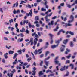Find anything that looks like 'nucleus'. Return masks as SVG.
I'll list each match as a JSON object with an SVG mask.
<instances>
[{
	"mask_svg": "<svg viewBox=\"0 0 77 77\" xmlns=\"http://www.w3.org/2000/svg\"><path fill=\"white\" fill-rule=\"evenodd\" d=\"M53 14V12H51L50 14L47 15H46V17H51V15H52Z\"/></svg>",
	"mask_w": 77,
	"mask_h": 77,
	"instance_id": "nucleus-48",
	"label": "nucleus"
},
{
	"mask_svg": "<svg viewBox=\"0 0 77 77\" xmlns=\"http://www.w3.org/2000/svg\"><path fill=\"white\" fill-rule=\"evenodd\" d=\"M45 20L46 21H47V22H49V21H50V19H48V17L47 16L45 17Z\"/></svg>",
	"mask_w": 77,
	"mask_h": 77,
	"instance_id": "nucleus-11",
	"label": "nucleus"
},
{
	"mask_svg": "<svg viewBox=\"0 0 77 77\" xmlns=\"http://www.w3.org/2000/svg\"><path fill=\"white\" fill-rule=\"evenodd\" d=\"M68 41V39H66L63 41V43L64 44H66Z\"/></svg>",
	"mask_w": 77,
	"mask_h": 77,
	"instance_id": "nucleus-14",
	"label": "nucleus"
},
{
	"mask_svg": "<svg viewBox=\"0 0 77 77\" xmlns=\"http://www.w3.org/2000/svg\"><path fill=\"white\" fill-rule=\"evenodd\" d=\"M10 29H11V31L12 32L14 31V28L13 27H11Z\"/></svg>",
	"mask_w": 77,
	"mask_h": 77,
	"instance_id": "nucleus-56",
	"label": "nucleus"
},
{
	"mask_svg": "<svg viewBox=\"0 0 77 77\" xmlns=\"http://www.w3.org/2000/svg\"><path fill=\"white\" fill-rule=\"evenodd\" d=\"M43 48H41L40 49H39L37 51L38 53H39V54H41V53H42V51H42V50Z\"/></svg>",
	"mask_w": 77,
	"mask_h": 77,
	"instance_id": "nucleus-9",
	"label": "nucleus"
},
{
	"mask_svg": "<svg viewBox=\"0 0 77 77\" xmlns=\"http://www.w3.org/2000/svg\"><path fill=\"white\" fill-rule=\"evenodd\" d=\"M17 56H18V54L17 53H15L14 54V56L13 57V59H15Z\"/></svg>",
	"mask_w": 77,
	"mask_h": 77,
	"instance_id": "nucleus-27",
	"label": "nucleus"
},
{
	"mask_svg": "<svg viewBox=\"0 0 77 77\" xmlns=\"http://www.w3.org/2000/svg\"><path fill=\"white\" fill-rule=\"evenodd\" d=\"M19 67H18V66H17L16 67V68L17 69H20H20H21V66H22V64H19Z\"/></svg>",
	"mask_w": 77,
	"mask_h": 77,
	"instance_id": "nucleus-8",
	"label": "nucleus"
},
{
	"mask_svg": "<svg viewBox=\"0 0 77 77\" xmlns=\"http://www.w3.org/2000/svg\"><path fill=\"white\" fill-rule=\"evenodd\" d=\"M66 5L67 7L69 8H71V5H70V4L66 3Z\"/></svg>",
	"mask_w": 77,
	"mask_h": 77,
	"instance_id": "nucleus-24",
	"label": "nucleus"
},
{
	"mask_svg": "<svg viewBox=\"0 0 77 77\" xmlns=\"http://www.w3.org/2000/svg\"><path fill=\"white\" fill-rule=\"evenodd\" d=\"M9 22L8 23L7 22H5L4 23L5 24V25H7V26H8V25H9Z\"/></svg>",
	"mask_w": 77,
	"mask_h": 77,
	"instance_id": "nucleus-43",
	"label": "nucleus"
},
{
	"mask_svg": "<svg viewBox=\"0 0 77 77\" xmlns=\"http://www.w3.org/2000/svg\"><path fill=\"white\" fill-rule=\"evenodd\" d=\"M25 32H26L27 34H29V33H30V31H29V30H28V29H26V30L25 31Z\"/></svg>",
	"mask_w": 77,
	"mask_h": 77,
	"instance_id": "nucleus-44",
	"label": "nucleus"
},
{
	"mask_svg": "<svg viewBox=\"0 0 77 77\" xmlns=\"http://www.w3.org/2000/svg\"><path fill=\"white\" fill-rule=\"evenodd\" d=\"M32 72L33 73L32 74V75H36V71L33 70L32 71Z\"/></svg>",
	"mask_w": 77,
	"mask_h": 77,
	"instance_id": "nucleus-22",
	"label": "nucleus"
},
{
	"mask_svg": "<svg viewBox=\"0 0 77 77\" xmlns=\"http://www.w3.org/2000/svg\"><path fill=\"white\" fill-rule=\"evenodd\" d=\"M11 72L13 73V74H14V73H15V72H16V70L14 69H13V71H11Z\"/></svg>",
	"mask_w": 77,
	"mask_h": 77,
	"instance_id": "nucleus-31",
	"label": "nucleus"
},
{
	"mask_svg": "<svg viewBox=\"0 0 77 77\" xmlns=\"http://www.w3.org/2000/svg\"><path fill=\"white\" fill-rule=\"evenodd\" d=\"M39 17V16H35V20L36 21H38V20H39V17Z\"/></svg>",
	"mask_w": 77,
	"mask_h": 77,
	"instance_id": "nucleus-30",
	"label": "nucleus"
},
{
	"mask_svg": "<svg viewBox=\"0 0 77 77\" xmlns=\"http://www.w3.org/2000/svg\"><path fill=\"white\" fill-rule=\"evenodd\" d=\"M8 54V53H6V54H4V56L5 59H8V56L7 55Z\"/></svg>",
	"mask_w": 77,
	"mask_h": 77,
	"instance_id": "nucleus-10",
	"label": "nucleus"
},
{
	"mask_svg": "<svg viewBox=\"0 0 77 77\" xmlns=\"http://www.w3.org/2000/svg\"><path fill=\"white\" fill-rule=\"evenodd\" d=\"M70 47H73L74 46V44H73V43H72V42H70Z\"/></svg>",
	"mask_w": 77,
	"mask_h": 77,
	"instance_id": "nucleus-28",
	"label": "nucleus"
},
{
	"mask_svg": "<svg viewBox=\"0 0 77 77\" xmlns=\"http://www.w3.org/2000/svg\"><path fill=\"white\" fill-rule=\"evenodd\" d=\"M51 72V73H53V72L51 71V70H50L48 69V70L46 71V73H48V72Z\"/></svg>",
	"mask_w": 77,
	"mask_h": 77,
	"instance_id": "nucleus-20",
	"label": "nucleus"
},
{
	"mask_svg": "<svg viewBox=\"0 0 77 77\" xmlns=\"http://www.w3.org/2000/svg\"><path fill=\"white\" fill-rule=\"evenodd\" d=\"M28 23L29 27L30 28V27H31L32 26L31 25V24H30V23L29 22H28Z\"/></svg>",
	"mask_w": 77,
	"mask_h": 77,
	"instance_id": "nucleus-60",
	"label": "nucleus"
},
{
	"mask_svg": "<svg viewBox=\"0 0 77 77\" xmlns=\"http://www.w3.org/2000/svg\"><path fill=\"white\" fill-rule=\"evenodd\" d=\"M32 60V58L31 57L29 58H27V60L28 62H30V60Z\"/></svg>",
	"mask_w": 77,
	"mask_h": 77,
	"instance_id": "nucleus-41",
	"label": "nucleus"
},
{
	"mask_svg": "<svg viewBox=\"0 0 77 77\" xmlns=\"http://www.w3.org/2000/svg\"><path fill=\"white\" fill-rule=\"evenodd\" d=\"M21 50H19L18 51V53H20V54H21Z\"/></svg>",
	"mask_w": 77,
	"mask_h": 77,
	"instance_id": "nucleus-64",
	"label": "nucleus"
},
{
	"mask_svg": "<svg viewBox=\"0 0 77 77\" xmlns=\"http://www.w3.org/2000/svg\"><path fill=\"white\" fill-rule=\"evenodd\" d=\"M62 40V38H60L59 40H58V41H55V43L56 44H57L56 45H52L51 46V48H56V47H58V45H59V44L60 43V41H61Z\"/></svg>",
	"mask_w": 77,
	"mask_h": 77,
	"instance_id": "nucleus-1",
	"label": "nucleus"
},
{
	"mask_svg": "<svg viewBox=\"0 0 77 77\" xmlns=\"http://www.w3.org/2000/svg\"><path fill=\"white\" fill-rule=\"evenodd\" d=\"M18 61L19 62H20V63H21V64L22 65H23V63H24V62H21V60H18Z\"/></svg>",
	"mask_w": 77,
	"mask_h": 77,
	"instance_id": "nucleus-35",
	"label": "nucleus"
},
{
	"mask_svg": "<svg viewBox=\"0 0 77 77\" xmlns=\"http://www.w3.org/2000/svg\"><path fill=\"white\" fill-rule=\"evenodd\" d=\"M5 47L6 48H7V49H9L10 48H11V46H9V47H8V46L6 45L5 46Z\"/></svg>",
	"mask_w": 77,
	"mask_h": 77,
	"instance_id": "nucleus-54",
	"label": "nucleus"
},
{
	"mask_svg": "<svg viewBox=\"0 0 77 77\" xmlns=\"http://www.w3.org/2000/svg\"><path fill=\"white\" fill-rule=\"evenodd\" d=\"M34 13H35V14H37L38 12V11H36V9H34Z\"/></svg>",
	"mask_w": 77,
	"mask_h": 77,
	"instance_id": "nucleus-45",
	"label": "nucleus"
},
{
	"mask_svg": "<svg viewBox=\"0 0 77 77\" xmlns=\"http://www.w3.org/2000/svg\"><path fill=\"white\" fill-rule=\"evenodd\" d=\"M54 62L56 63V64H58L59 63V61H57V60H55L54 61Z\"/></svg>",
	"mask_w": 77,
	"mask_h": 77,
	"instance_id": "nucleus-53",
	"label": "nucleus"
},
{
	"mask_svg": "<svg viewBox=\"0 0 77 77\" xmlns=\"http://www.w3.org/2000/svg\"><path fill=\"white\" fill-rule=\"evenodd\" d=\"M64 5H65V4L64 3H61L60 4V5L61 6H64Z\"/></svg>",
	"mask_w": 77,
	"mask_h": 77,
	"instance_id": "nucleus-57",
	"label": "nucleus"
},
{
	"mask_svg": "<svg viewBox=\"0 0 77 77\" xmlns=\"http://www.w3.org/2000/svg\"><path fill=\"white\" fill-rule=\"evenodd\" d=\"M13 14H17V11H16V10H15V9L13 11Z\"/></svg>",
	"mask_w": 77,
	"mask_h": 77,
	"instance_id": "nucleus-58",
	"label": "nucleus"
},
{
	"mask_svg": "<svg viewBox=\"0 0 77 77\" xmlns=\"http://www.w3.org/2000/svg\"><path fill=\"white\" fill-rule=\"evenodd\" d=\"M40 24H42V27H44V25H45V24H44V23H43L42 24V21H40Z\"/></svg>",
	"mask_w": 77,
	"mask_h": 77,
	"instance_id": "nucleus-34",
	"label": "nucleus"
},
{
	"mask_svg": "<svg viewBox=\"0 0 77 77\" xmlns=\"http://www.w3.org/2000/svg\"><path fill=\"white\" fill-rule=\"evenodd\" d=\"M72 22H73V20H72L69 21L68 23H65L66 26H65V27L66 28V27H67V26H69L70 27V26H72V24H71L70 23H71Z\"/></svg>",
	"mask_w": 77,
	"mask_h": 77,
	"instance_id": "nucleus-3",
	"label": "nucleus"
},
{
	"mask_svg": "<svg viewBox=\"0 0 77 77\" xmlns=\"http://www.w3.org/2000/svg\"><path fill=\"white\" fill-rule=\"evenodd\" d=\"M26 8H32V6L29 4H28L26 6Z\"/></svg>",
	"mask_w": 77,
	"mask_h": 77,
	"instance_id": "nucleus-25",
	"label": "nucleus"
},
{
	"mask_svg": "<svg viewBox=\"0 0 77 77\" xmlns=\"http://www.w3.org/2000/svg\"><path fill=\"white\" fill-rule=\"evenodd\" d=\"M44 1L45 2L44 5L45 6L46 8L47 9H48V5H47L48 3V1L47 0H44Z\"/></svg>",
	"mask_w": 77,
	"mask_h": 77,
	"instance_id": "nucleus-4",
	"label": "nucleus"
},
{
	"mask_svg": "<svg viewBox=\"0 0 77 77\" xmlns=\"http://www.w3.org/2000/svg\"><path fill=\"white\" fill-rule=\"evenodd\" d=\"M20 36L21 37L23 38L24 37V34H23V33H21L20 34Z\"/></svg>",
	"mask_w": 77,
	"mask_h": 77,
	"instance_id": "nucleus-55",
	"label": "nucleus"
},
{
	"mask_svg": "<svg viewBox=\"0 0 77 77\" xmlns=\"http://www.w3.org/2000/svg\"><path fill=\"white\" fill-rule=\"evenodd\" d=\"M11 34H12V35L13 36H14V35H15V33H14V31H12Z\"/></svg>",
	"mask_w": 77,
	"mask_h": 77,
	"instance_id": "nucleus-62",
	"label": "nucleus"
},
{
	"mask_svg": "<svg viewBox=\"0 0 77 77\" xmlns=\"http://www.w3.org/2000/svg\"><path fill=\"white\" fill-rule=\"evenodd\" d=\"M30 12H29V13H26V15L28 17H29V16H30V17H32V10H31L30 11Z\"/></svg>",
	"mask_w": 77,
	"mask_h": 77,
	"instance_id": "nucleus-5",
	"label": "nucleus"
},
{
	"mask_svg": "<svg viewBox=\"0 0 77 77\" xmlns=\"http://www.w3.org/2000/svg\"><path fill=\"white\" fill-rule=\"evenodd\" d=\"M35 38H36L34 40V45H36L37 44V42H38V34H36L35 35Z\"/></svg>",
	"mask_w": 77,
	"mask_h": 77,
	"instance_id": "nucleus-2",
	"label": "nucleus"
},
{
	"mask_svg": "<svg viewBox=\"0 0 77 77\" xmlns=\"http://www.w3.org/2000/svg\"><path fill=\"white\" fill-rule=\"evenodd\" d=\"M42 71H40L38 73V74H39V76L40 77H41V76L42 75H44V73H42Z\"/></svg>",
	"mask_w": 77,
	"mask_h": 77,
	"instance_id": "nucleus-13",
	"label": "nucleus"
},
{
	"mask_svg": "<svg viewBox=\"0 0 77 77\" xmlns=\"http://www.w3.org/2000/svg\"><path fill=\"white\" fill-rule=\"evenodd\" d=\"M59 31V32H63V33H65V31H63V30L62 29L60 30Z\"/></svg>",
	"mask_w": 77,
	"mask_h": 77,
	"instance_id": "nucleus-33",
	"label": "nucleus"
},
{
	"mask_svg": "<svg viewBox=\"0 0 77 77\" xmlns=\"http://www.w3.org/2000/svg\"><path fill=\"white\" fill-rule=\"evenodd\" d=\"M44 54H42L41 55H40V58H42V57H43V56H44Z\"/></svg>",
	"mask_w": 77,
	"mask_h": 77,
	"instance_id": "nucleus-63",
	"label": "nucleus"
},
{
	"mask_svg": "<svg viewBox=\"0 0 77 77\" xmlns=\"http://www.w3.org/2000/svg\"><path fill=\"white\" fill-rule=\"evenodd\" d=\"M9 23L10 24H11V23H13L14 22V20H13V19H10L9 20Z\"/></svg>",
	"mask_w": 77,
	"mask_h": 77,
	"instance_id": "nucleus-26",
	"label": "nucleus"
},
{
	"mask_svg": "<svg viewBox=\"0 0 77 77\" xmlns=\"http://www.w3.org/2000/svg\"><path fill=\"white\" fill-rule=\"evenodd\" d=\"M57 18V16H55L52 18V20H54V19H56V18Z\"/></svg>",
	"mask_w": 77,
	"mask_h": 77,
	"instance_id": "nucleus-61",
	"label": "nucleus"
},
{
	"mask_svg": "<svg viewBox=\"0 0 77 77\" xmlns=\"http://www.w3.org/2000/svg\"><path fill=\"white\" fill-rule=\"evenodd\" d=\"M66 67V66H64V67H63V68H61L60 69V71H64V70H65V69Z\"/></svg>",
	"mask_w": 77,
	"mask_h": 77,
	"instance_id": "nucleus-21",
	"label": "nucleus"
},
{
	"mask_svg": "<svg viewBox=\"0 0 77 77\" xmlns=\"http://www.w3.org/2000/svg\"><path fill=\"white\" fill-rule=\"evenodd\" d=\"M33 38L31 37L30 38V40L29 41L30 43L31 42V45H33Z\"/></svg>",
	"mask_w": 77,
	"mask_h": 77,
	"instance_id": "nucleus-12",
	"label": "nucleus"
},
{
	"mask_svg": "<svg viewBox=\"0 0 77 77\" xmlns=\"http://www.w3.org/2000/svg\"><path fill=\"white\" fill-rule=\"evenodd\" d=\"M20 11L19 10H17L16 11V14H20Z\"/></svg>",
	"mask_w": 77,
	"mask_h": 77,
	"instance_id": "nucleus-49",
	"label": "nucleus"
},
{
	"mask_svg": "<svg viewBox=\"0 0 77 77\" xmlns=\"http://www.w3.org/2000/svg\"><path fill=\"white\" fill-rule=\"evenodd\" d=\"M65 50V48H63L62 47H61L60 48V51L61 52H63L64 51V50Z\"/></svg>",
	"mask_w": 77,
	"mask_h": 77,
	"instance_id": "nucleus-40",
	"label": "nucleus"
},
{
	"mask_svg": "<svg viewBox=\"0 0 77 77\" xmlns=\"http://www.w3.org/2000/svg\"><path fill=\"white\" fill-rule=\"evenodd\" d=\"M70 66H71L72 69H74V64H71L70 65Z\"/></svg>",
	"mask_w": 77,
	"mask_h": 77,
	"instance_id": "nucleus-23",
	"label": "nucleus"
},
{
	"mask_svg": "<svg viewBox=\"0 0 77 77\" xmlns=\"http://www.w3.org/2000/svg\"><path fill=\"white\" fill-rule=\"evenodd\" d=\"M34 53L35 54V55H36L37 54H38V51H37V50L36 49L35 50V51L34 52Z\"/></svg>",
	"mask_w": 77,
	"mask_h": 77,
	"instance_id": "nucleus-37",
	"label": "nucleus"
},
{
	"mask_svg": "<svg viewBox=\"0 0 77 77\" xmlns=\"http://www.w3.org/2000/svg\"><path fill=\"white\" fill-rule=\"evenodd\" d=\"M42 64H43V61H42L40 62V66H42Z\"/></svg>",
	"mask_w": 77,
	"mask_h": 77,
	"instance_id": "nucleus-50",
	"label": "nucleus"
},
{
	"mask_svg": "<svg viewBox=\"0 0 77 77\" xmlns=\"http://www.w3.org/2000/svg\"><path fill=\"white\" fill-rule=\"evenodd\" d=\"M4 40H5L6 41H8L9 40L6 37H4Z\"/></svg>",
	"mask_w": 77,
	"mask_h": 77,
	"instance_id": "nucleus-51",
	"label": "nucleus"
},
{
	"mask_svg": "<svg viewBox=\"0 0 77 77\" xmlns=\"http://www.w3.org/2000/svg\"><path fill=\"white\" fill-rule=\"evenodd\" d=\"M18 23H16L15 25V27L16 29H17L18 28Z\"/></svg>",
	"mask_w": 77,
	"mask_h": 77,
	"instance_id": "nucleus-52",
	"label": "nucleus"
},
{
	"mask_svg": "<svg viewBox=\"0 0 77 77\" xmlns=\"http://www.w3.org/2000/svg\"><path fill=\"white\" fill-rule=\"evenodd\" d=\"M51 44H52L53 43V40L52 39V38H51Z\"/></svg>",
	"mask_w": 77,
	"mask_h": 77,
	"instance_id": "nucleus-59",
	"label": "nucleus"
},
{
	"mask_svg": "<svg viewBox=\"0 0 77 77\" xmlns=\"http://www.w3.org/2000/svg\"><path fill=\"white\" fill-rule=\"evenodd\" d=\"M18 1H17L16 3H14L13 5V6H12V8H14L15 7H18Z\"/></svg>",
	"mask_w": 77,
	"mask_h": 77,
	"instance_id": "nucleus-6",
	"label": "nucleus"
},
{
	"mask_svg": "<svg viewBox=\"0 0 77 77\" xmlns=\"http://www.w3.org/2000/svg\"><path fill=\"white\" fill-rule=\"evenodd\" d=\"M14 53V51H12V50H10L8 52V53L9 54H12Z\"/></svg>",
	"mask_w": 77,
	"mask_h": 77,
	"instance_id": "nucleus-15",
	"label": "nucleus"
},
{
	"mask_svg": "<svg viewBox=\"0 0 77 77\" xmlns=\"http://www.w3.org/2000/svg\"><path fill=\"white\" fill-rule=\"evenodd\" d=\"M46 9L45 8H42L41 11H44L45 12L46 11Z\"/></svg>",
	"mask_w": 77,
	"mask_h": 77,
	"instance_id": "nucleus-36",
	"label": "nucleus"
},
{
	"mask_svg": "<svg viewBox=\"0 0 77 77\" xmlns=\"http://www.w3.org/2000/svg\"><path fill=\"white\" fill-rule=\"evenodd\" d=\"M39 22H38V21H36L34 22V24H36V26L37 27H40V25H39Z\"/></svg>",
	"mask_w": 77,
	"mask_h": 77,
	"instance_id": "nucleus-7",
	"label": "nucleus"
},
{
	"mask_svg": "<svg viewBox=\"0 0 77 77\" xmlns=\"http://www.w3.org/2000/svg\"><path fill=\"white\" fill-rule=\"evenodd\" d=\"M70 18L71 19H72V20H73V21H74V16L72 15L70 16Z\"/></svg>",
	"mask_w": 77,
	"mask_h": 77,
	"instance_id": "nucleus-47",
	"label": "nucleus"
},
{
	"mask_svg": "<svg viewBox=\"0 0 77 77\" xmlns=\"http://www.w3.org/2000/svg\"><path fill=\"white\" fill-rule=\"evenodd\" d=\"M21 13H22V14H26V11H24V10H21L20 11Z\"/></svg>",
	"mask_w": 77,
	"mask_h": 77,
	"instance_id": "nucleus-42",
	"label": "nucleus"
},
{
	"mask_svg": "<svg viewBox=\"0 0 77 77\" xmlns=\"http://www.w3.org/2000/svg\"><path fill=\"white\" fill-rule=\"evenodd\" d=\"M70 63V61L69 60H67L66 62V64H67V63Z\"/></svg>",
	"mask_w": 77,
	"mask_h": 77,
	"instance_id": "nucleus-46",
	"label": "nucleus"
},
{
	"mask_svg": "<svg viewBox=\"0 0 77 77\" xmlns=\"http://www.w3.org/2000/svg\"><path fill=\"white\" fill-rule=\"evenodd\" d=\"M45 63L46 66H48V64H49V61L45 62Z\"/></svg>",
	"mask_w": 77,
	"mask_h": 77,
	"instance_id": "nucleus-32",
	"label": "nucleus"
},
{
	"mask_svg": "<svg viewBox=\"0 0 77 77\" xmlns=\"http://www.w3.org/2000/svg\"><path fill=\"white\" fill-rule=\"evenodd\" d=\"M71 54H69L68 55V56H66V57L67 58V59H69L70 57H71Z\"/></svg>",
	"mask_w": 77,
	"mask_h": 77,
	"instance_id": "nucleus-29",
	"label": "nucleus"
},
{
	"mask_svg": "<svg viewBox=\"0 0 77 77\" xmlns=\"http://www.w3.org/2000/svg\"><path fill=\"white\" fill-rule=\"evenodd\" d=\"M69 33L71 35H72V36H73V35H74L73 32H71V31H69Z\"/></svg>",
	"mask_w": 77,
	"mask_h": 77,
	"instance_id": "nucleus-39",
	"label": "nucleus"
},
{
	"mask_svg": "<svg viewBox=\"0 0 77 77\" xmlns=\"http://www.w3.org/2000/svg\"><path fill=\"white\" fill-rule=\"evenodd\" d=\"M50 53V52L49 51H46V54H45V56L46 57V56H47V55L48 54Z\"/></svg>",
	"mask_w": 77,
	"mask_h": 77,
	"instance_id": "nucleus-38",
	"label": "nucleus"
},
{
	"mask_svg": "<svg viewBox=\"0 0 77 77\" xmlns=\"http://www.w3.org/2000/svg\"><path fill=\"white\" fill-rule=\"evenodd\" d=\"M53 21L52 20L51 21V22H49L48 23V25L49 26H51V25L52 26V25H53Z\"/></svg>",
	"mask_w": 77,
	"mask_h": 77,
	"instance_id": "nucleus-17",
	"label": "nucleus"
},
{
	"mask_svg": "<svg viewBox=\"0 0 77 77\" xmlns=\"http://www.w3.org/2000/svg\"><path fill=\"white\" fill-rule=\"evenodd\" d=\"M59 29V26H57L56 29H54V32H56V31H57V30H58Z\"/></svg>",
	"mask_w": 77,
	"mask_h": 77,
	"instance_id": "nucleus-18",
	"label": "nucleus"
},
{
	"mask_svg": "<svg viewBox=\"0 0 77 77\" xmlns=\"http://www.w3.org/2000/svg\"><path fill=\"white\" fill-rule=\"evenodd\" d=\"M66 51L65 52V54H67L68 52H70V50L68 49H66Z\"/></svg>",
	"mask_w": 77,
	"mask_h": 77,
	"instance_id": "nucleus-19",
	"label": "nucleus"
},
{
	"mask_svg": "<svg viewBox=\"0 0 77 77\" xmlns=\"http://www.w3.org/2000/svg\"><path fill=\"white\" fill-rule=\"evenodd\" d=\"M69 72L67 71L66 72V74L64 75V77H67V76H68V75H69Z\"/></svg>",
	"mask_w": 77,
	"mask_h": 77,
	"instance_id": "nucleus-16",
	"label": "nucleus"
}]
</instances>
